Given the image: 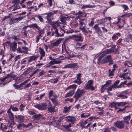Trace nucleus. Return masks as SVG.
Listing matches in <instances>:
<instances>
[{
    "label": "nucleus",
    "instance_id": "4c0bfd02",
    "mask_svg": "<svg viewBox=\"0 0 132 132\" xmlns=\"http://www.w3.org/2000/svg\"><path fill=\"white\" fill-rule=\"evenodd\" d=\"M38 35L40 36H41L42 37V35L44 34V29H39L38 30Z\"/></svg>",
    "mask_w": 132,
    "mask_h": 132
},
{
    "label": "nucleus",
    "instance_id": "c756f323",
    "mask_svg": "<svg viewBox=\"0 0 132 132\" xmlns=\"http://www.w3.org/2000/svg\"><path fill=\"white\" fill-rule=\"evenodd\" d=\"M85 20L84 19H81L79 21V26L80 28H81L82 27H83L84 26L83 25H84V26L85 25V23L84 22V21Z\"/></svg>",
    "mask_w": 132,
    "mask_h": 132
},
{
    "label": "nucleus",
    "instance_id": "a18cd8bd",
    "mask_svg": "<svg viewBox=\"0 0 132 132\" xmlns=\"http://www.w3.org/2000/svg\"><path fill=\"white\" fill-rule=\"evenodd\" d=\"M107 56H106L104 59H103L101 61L102 63H107Z\"/></svg>",
    "mask_w": 132,
    "mask_h": 132
},
{
    "label": "nucleus",
    "instance_id": "ea45409f",
    "mask_svg": "<svg viewBox=\"0 0 132 132\" xmlns=\"http://www.w3.org/2000/svg\"><path fill=\"white\" fill-rule=\"evenodd\" d=\"M5 33V31L3 30L0 27V36H4Z\"/></svg>",
    "mask_w": 132,
    "mask_h": 132
},
{
    "label": "nucleus",
    "instance_id": "13d9d810",
    "mask_svg": "<svg viewBox=\"0 0 132 132\" xmlns=\"http://www.w3.org/2000/svg\"><path fill=\"white\" fill-rule=\"evenodd\" d=\"M20 6H18V4H16V6L14 7V8L13 9L12 11H14L15 10H16L18 9H20Z\"/></svg>",
    "mask_w": 132,
    "mask_h": 132
},
{
    "label": "nucleus",
    "instance_id": "79ce46f5",
    "mask_svg": "<svg viewBox=\"0 0 132 132\" xmlns=\"http://www.w3.org/2000/svg\"><path fill=\"white\" fill-rule=\"evenodd\" d=\"M72 126L71 123H70L69 124L67 125H64L63 127L65 129L68 130L69 128Z\"/></svg>",
    "mask_w": 132,
    "mask_h": 132
},
{
    "label": "nucleus",
    "instance_id": "cd10ccee",
    "mask_svg": "<svg viewBox=\"0 0 132 132\" xmlns=\"http://www.w3.org/2000/svg\"><path fill=\"white\" fill-rule=\"evenodd\" d=\"M98 24H95L93 28L95 29L96 31L98 32H101V31L100 29V28L98 26Z\"/></svg>",
    "mask_w": 132,
    "mask_h": 132
},
{
    "label": "nucleus",
    "instance_id": "e433bc0d",
    "mask_svg": "<svg viewBox=\"0 0 132 132\" xmlns=\"http://www.w3.org/2000/svg\"><path fill=\"white\" fill-rule=\"evenodd\" d=\"M77 87V85L75 84H73L69 86L67 88V89H75Z\"/></svg>",
    "mask_w": 132,
    "mask_h": 132
},
{
    "label": "nucleus",
    "instance_id": "c9c22d12",
    "mask_svg": "<svg viewBox=\"0 0 132 132\" xmlns=\"http://www.w3.org/2000/svg\"><path fill=\"white\" fill-rule=\"evenodd\" d=\"M35 17H36L38 19H39V21L42 22H43L44 21L42 17L39 15H37L35 16Z\"/></svg>",
    "mask_w": 132,
    "mask_h": 132
},
{
    "label": "nucleus",
    "instance_id": "680f3d73",
    "mask_svg": "<svg viewBox=\"0 0 132 132\" xmlns=\"http://www.w3.org/2000/svg\"><path fill=\"white\" fill-rule=\"evenodd\" d=\"M11 108L12 109V110H13V111H18L19 110L16 107H12Z\"/></svg>",
    "mask_w": 132,
    "mask_h": 132
},
{
    "label": "nucleus",
    "instance_id": "ddd939ff",
    "mask_svg": "<svg viewBox=\"0 0 132 132\" xmlns=\"http://www.w3.org/2000/svg\"><path fill=\"white\" fill-rule=\"evenodd\" d=\"M49 106L48 108V111L51 113L54 112H55L54 110L55 109V106H52V105L50 102H49Z\"/></svg>",
    "mask_w": 132,
    "mask_h": 132
},
{
    "label": "nucleus",
    "instance_id": "f704fd0d",
    "mask_svg": "<svg viewBox=\"0 0 132 132\" xmlns=\"http://www.w3.org/2000/svg\"><path fill=\"white\" fill-rule=\"evenodd\" d=\"M72 28H74L77 26L78 25V23L75 21H73L70 24Z\"/></svg>",
    "mask_w": 132,
    "mask_h": 132
},
{
    "label": "nucleus",
    "instance_id": "774afa93",
    "mask_svg": "<svg viewBox=\"0 0 132 132\" xmlns=\"http://www.w3.org/2000/svg\"><path fill=\"white\" fill-rule=\"evenodd\" d=\"M0 55H2V58H3V57L4 56V52L2 50H1L0 52Z\"/></svg>",
    "mask_w": 132,
    "mask_h": 132
},
{
    "label": "nucleus",
    "instance_id": "603ef678",
    "mask_svg": "<svg viewBox=\"0 0 132 132\" xmlns=\"http://www.w3.org/2000/svg\"><path fill=\"white\" fill-rule=\"evenodd\" d=\"M53 90H50L49 92L48 93V97L50 98H51V97L53 95Z\"/></svg>",
    "mask_w": 132,
    "mask_h": 132
},
{
    "label": "nucleus",
    "instance_id": "de8ad7c7",
    "mask_svg": "<svg viewBox=\"0 0 132 132\" xmlns=\"http://www.w3.org/2000/svg\"><path fill=\"white\" fill-rule=\"evenodd\" d=\"M9 74L7 75L6 77L1 78V81H4L7 78L9 77Z\"/></svg>",
    "mask_w": 132,
    "mask_h": 132
},
{
    "label": "nucleus",
    "instance_id": "37998d69",
    "mask_svg": "<svg viewBox=\"0 0 132 132\" xmlns=\"http://www.w3.org/2000/svg\"><path fill=\"white\" fill-rule=\"evenodd\" d=\"M121 6L122 7V8L124 9V11H125L128 10V6L126 5L122 4L121 5Z\"/></svg>",
    "mask_w": 132,
    "mask_h": 132
},
{
    "label": "nucleus",
    "instance_id": "2f4dec72",
    "mask_svg": "<svg viewBox=\"0 0 132 132\" xmlns=\"http://www.w3.org/2000/svg\"><path fill=\"white\" fill-rule=\"evenodd\" d=\"M73 82L77 83L78 85H80L82 82V81L81 80V79H77L76 80L73 81Z\"/></svg>",
    "mask_w": 132,
    "mask_h": 132
},
{
    "label": "nucleus",
    "instance_id": "b1692460",
    "mask_svg": "<svg viewBox=\"0 0 132 132\" xmlns=\"http://www.w3.org/2000/svg\"><path fill=\"white\" fill-rule=\"evenodd\" d=\"M59 78V76L57 77L56 78L54 79H51L48 81V82H50L52 83H57L58 80Z\"/></svg>",
    "mask_w": 132,
    "mask_h": 132
},
{
    "label": "nucleus",
    "instance_id": "a211bd4d",
    "mask_svg": "<svg viewBox=\"0 0 132 132\" xmlns=\"http://www.w3.org/2000/svg\"><path fill=\"white\" fill-rule=\"evenodd\" d=\"M128 72L126 73H123L120 75V77L123 78L125 79H130V78L128 75Z\"/></svg>",
    "mask_w": 132,
    "mask_h": 132
},
{
    "label": "nucleus",
    "instance_id": "3c124183",
    "mask_svg": "<svg viewBox=\"0 0 132 132\" xmlns=\"http://www.w3.org/2000/svg\"><path fill=\"white\" fill-rule=\"evenodd\" d=\"M45 71H44L43 70H42L39 73L38 75V77H39L45 74Z\"/></svg>",
    "mask_w": 132,
    "mask_h": 132
},
{
    "label": "nucleus",
    "instance_id": "bf43d9fd",
    "mask_svg": "<svg viewBox=\"0 0 132 132\" xmlns=\"http://www.w3.org/2000/svg\"><path fill=\"white\" fill-rule=\"evenodd\" d=\"M69 39L70 38H66L63 42V43L62 45L65 46V44L69 40Z\"/></svg>",
    "mask_w": 132,
    "mask_h": 132
},
{
    "label": "nucleus",
    "instance_id": "09e8293b",
    "mask_svg": "<svg viewBox=\"0 0 132 132\" xmlns=\"http://www.w3.org/2000/svg\"><path fill=\"white\" fill-rule=\"evenodd\" d=\"M50 99L51 100L52 102L53 103H55V104H57L58 103V101L56 99H54L53 98H51Z\"/></svg>",
    "mask_w": 132,
    "mask_h": 132
},
{
    "label": "nucleus",
    "instance_id": "6e6552de",
    "mask_svg": "<svg viewBox=\"0 0 132 132\" xmlns=\"http://www.w3.org/2000/svg\"><path fill=\"white\" fill-rule=\"evenodd\" d=\"M55 29V34L56 35H55V36L57 37H62L64 36V34L65 32V31L63 28H61V29L62 30V31H63V32L62 33V34L61 33H59L58 32V29L57 28H54Z\"/></svg>",
    "mask_w": 132,
    "mask_h": 132
},
{
    "label": "nucleus",
    "instance_id": "69168bd1",
    "mask_svg": "<svg viewBox=\"0 0 132 132\" xmlns=\"http://www.w3.org/2000/svg\"><path fill=\"white\" fill-rule=\"evenodd\" d=\"M25 125L24 124H19L17 126V128L18 129H19L20 128L22 127L23 126Z\"/></svg>",
    "mask_w": 132,
    "mask_h": 132
},
{
    "label": "nucleus",
    "instance_id": "9b49d317",
    "mask_svg": "<svg viewBox=\"0 0 132 132\" xmlns=\"http://www.w3.org/2000/svg\"><path fill=\"white\" fill-rule=\"evenodd\" d=\"M39 52L40 55V59L41 60L43 59V57L45 56V52L43 49L41 47L39 48Z\"/></svg>",
    "mask_w": 132,
    "mask_h": 132
},
{
    "label": "nucleus",
    "instance_id": "423d86ee",
    "mask_svg": "<svg viewBox=\"0 0 132 132\" xmlns=\"http://www.w3.org/2000/svg\"><path fill=\"white\" fill-rule=\"evenodd\" d=\"M114 125L119 129H122L124 127L123 121H118L114 122Z\"/></svg>",
    "mask_w": 132,
    "mask_h": 132
},
{
    "label": "nucleus",
    "instance_id": "20e7f679",
    "mask_svg": "<svg viewBox=\"0 0 132 132\" xmlns=\"http://www.w3.org/2000/svg\"><path fill=\"white\" fill-rule=\"evenodd\" d=\"M72 37L75 41L82 42L83 41V38L82 37L80 34L73 35Z\"/></svg>",
    "mask_w": 132,
    "mask_h": 132
},
{
    "label": "nucleus",
    "instance_id": "4be33fe9",
    "mask_svg": "<svg viewBox=\"0 0 132 132\" xmlns=\"http://www.w3.org/2000/svg\"><path fill=\"white\" fill-rule=\"evenodd\" d=\"M130 115L128 116L125 117L123 118L124 121H123V122H124L127 124H128L129 123V121L130 119Z\"/></svg>",
    "mask_w": 132,
    "mask_h": 132
},
{
    "label": "nucleus",
    "instance_id": "412c9836",
    "mask_svg": "<svg viewBox=\"0 0 132 132\" xmlns=\"http://www.w3.org/2000/svg\"><path fill=\"white\" fill-rule=\"evenodd\" d=\"M116 65L115 64H114L113 65V69H112L111 71L110 70H109V76L110 77V78H112L111 76H113L114 75V70L115 68L116 67Z\"/></svg>",
    "mask_w": 132,
    "mask_h": 132
},
{
    "label": "nucleus",
    "instance_id": "5701e85b",
    "mask_svg": "<svg viewBox=\"0 0 132 132\" xmlns=\"http://www.w3.org/2000/svg\"><path fill=\"white\" fill-rule=\"evenodd\" d=\"M75 93V90H73L69 91L65 95V97H68L73 95Z\"/></svg>",
    "mask_w": 132,
    "mask_h": 132
},
{
    "label": "nucleus",
    "instance_id": "f03ea898",
    "mask_svg": "<svg viewBox=\"0 0 132 132\" xmlns=\"http://www.w3.org/2000/svg\"><path fill=\"white\" fill-rule=\"evenodd\" d=\"M25 17V16H20L17 18H11L10 19V22L9 24L10 25H12L14 23H18L21 20L24 18Z\"/></svg>",
    "mask_w": 132,
    "mask_h": 132
},
{
    "label": "nucleus",
    "instance_id": "393cba45",
    "mask_svg": "<svg viewBox=\"0 0 132 132\" xmlns=\"http://www.w3.org/2000/svg\"><path fill=\"white\" fill-rule=\"evenodd\" d=\"M29 27L31 28H35L38 30L40 29V28L36 23H32L29 25Z\"/></svg>",
    "mask_w": 132,
    "mask_h": 132
},
{
    "label": "nucleus",
    "instance_id": "f257e3e1",
    "mask_svg": "<svg viewBox=\"0 0 132 132\" xmlns=\"http://www.w3.org/2000/svg\"><path fill=\"white\" fill-rule=\"evenodd\" d=\"M85 91L84 89L80 90L78 89L76 92L73 98H75V102L78 100L79 98H80L82 95L85 93Z\"/></svg>",
    "mask_w": 132,
    "mask_h": 132
},
{
    "label": "nucleus",
    "instance_id": "338daca9",
    "mask_svg": "<svg viewBox=\"0 0 132 132\" xmlns=\"http://www.w3.org/2000/svg\"><path fill=\"white\" fill-rule=\"evenodd\" d=\"M20 55H18L16 56L14 58V60L15 61H17L18 59H19L20 58Z\"/></svg>",
    "mask_w": 132,
    "mask_h": 132
},
{
    "label": "nucleus",
    "instance_id": "39448f33",
    "mask_svg": "<svg viewBox=\"0 0 132 132\" xmlns=\"http://www.w3.org/2000/svg\"><path fill=\"white\" fill-rule=\"evenodd\" d=\"M47 105L46 103H43L41 105L38 104L34 106V107L40 110H45L47 108Z\"/></svg>",
    "mask_w": 132,
    "mask_h": 132
},
{
    "label": "nucleus",
    "instance_id": "6ab92c4d",
    "mask_svg": "<svg viewBox=\"0 0 132 132\" xmlns=\"http://www.w3.org/2000/svg\"><path fill=\"white\" fill-rule=\"evenodd\" d=\"M11 107L12 106H11L9 109L7 111V112L9 116L10 119L13 120L14 119V116L13 113L11 112Z\"/></svg>",
    "mask_w": 132,
    "mask_h": 132
},
{
    "label": "nucleus",
    "instance_id": "a878e982",
    "mask_svg": "<svg viewBox=\"0 0 132 132\" xmlns=\"http://www.w3.org/2000/svg\"><path fill=\"white\" fill-rule=\"evenodd\" d=\"M88 123L87 120H86L84 121H81L79 122V124L80 126L82 128H84V125Z\"/></svg>",
    "mask_w": 132,
    "mask_h": 132
},
{
    "label": "nucleus",
    "instance_id": "7ed1b4c3",
    "mask_svg": "<svg viewBox=\"0 0 132 132\" xmlns=\"http://www.w3.org/2000/svg\"><path fill=\"white\" fill-rule=\"evenodd\" d=\"M93 82L91 80L88 81L87 84L84 86V88L86 90L90 89L92 90L95 89L94 87L93 86Z\"/></svg>",
    "mask_w": 132,
    "mask_h": 132
},
{
    "label": "nucleus",
    "instance_id": "4468645a",
    "mask_svg": "<svg viewBox=\"0 0 132 132\" xmlns=\"http://www.w3.org/2000/svg\"><path fill=\"white\" fill-rule=\"evenodd\" d=\"M78 65V63H70L67 64L64 66V68H73L76 67Z\"/></svg>",
    "mask_w": 132,
    "mask_h": 132
},
{
    "label": "nucleus",
    "instance_id": "c85d7f7f",
    "mask_svg": "<svg viewBox=\"0 0 132 132\" xmlns=\"http://www.w3.org/2000/svg\"><path fill=\"white\" fill-rule=\"evenodd\" d=\"M117 96L118 97H119L121 99H126L127 98V96L124 95L122 93H120Z\"/></svg>",
    "mask_w": 132,
    "mask_h": 132
},
{
    "label": "nucleus",
    "instance_id": "2eb2a0df",
    "mask_svg": "<svg viewBox=\"0 0 132 132\" xmlns=\"http://www.w3.org/2000/svg\"><path fill=\"white\" fill-rule=\"evenodd\" d=\"M17 44L16 42H14L11 43L10 45V48L12 49V51H15L16 49Z\"/></svg>",
    "mask_w": 132,
    "mask_h": 132
},
{
    "label": "nucleus",
    "instance_id": "58836bf2",
    "mask_svg": "<svg viewBox=\"0 0 132 132\" xmlns=\"http://www.w3.org/2000/svg\"><path fill=\"white\" fill-rule=\"evenodd\" d=\"M41 116V115L39 114L35 115L32 116V118L38 120L40 119V117Z\"/></svg>",
    "mask_w": 132,
    "mask_h": 132
},
{
    "label": "nucleus",
    "instance_id": "7c9ffc66",
    "mask_svg": "<svg viewBox=\"0 0 132 132\" xmlns=\"http://www.w3.org/2000/svg\"><path fill=\"white\" fill-rule=\"evenodd\" d=\"M71 106L69 107L65 106L64 107V109L63 110V112L65 113H66L68 112L70 110Z\"/></svg>",
    "mask_w": 132,
    "mask_h": 132
},
{
    "label": "nucleus",
    "instance_id": "1a4fd4ad",
    "mask_svg": "<svg viewBox=\"0 0 132 132\" xmlns=\"http://www.w3.org/2000/svg\"><path fill=\"white\" fill-rule=\"evenodd\" d=\"M127 104L126 102H120L116 103L114 102H113L112 103L110 104L112 106L113 105H117L118 106H123Z\"/></svg>",
    "mask_w": 132,
    "mask_h": 132
},
{
    "label": "nucleus",
    "instance_id": "aec40b11",
    "mask_svg": "<svg viewBox=\"0 0 132 132\" xmlns=\"http://www.w3.org/2000/svg\"><path fill=\"white\" fill-rule=\"evenodd\" d=\"M38 58V56L37 55H35L31 56L30 57L28 61V62H30L32 61H35Z\"/></svg>",
    "mask_w": 132,
    "mask_h": 132
},
{
    "label": "nucleus",
    "instance_id": "4d7b16f0",
    "mask_svg": "<svg viewBox=\"0 0 132 132\" xmlns=\"http://www.w3.org/2000/svg\"><path fill=\"white\" fill-rule=\"evenodd\" d=\"M86 27V26H84L83 27L80 28L81 30H82L83 32H86L87 30L85 29Z\"/></svg>",
    "mask_w": 132,
    "mask_h": 132
},
{
    "label": "nucleus",
    "instance_id": "49530a36",
    "mask_svg": "<svg viewBox=\"0 0 132 132\" xmlns=\"http://www.w3.org/2000/svg\"><path fill=\"white\" fill-rule=\"evenodd\" d=\"M130 107V106H126L124 108H123L122 109H121L120 108H119V110H118L117 111L118 112H119V111H123L126 108H128V107Z\"/></svg>",
    "mask_w": 132,
    "mask_h": 132
},
{
    "label": "nucleus",
    "instance_id": "f8f14e48",
    "mask_svg": "<svg viewBox=\"0 0 132 132\" xmlns=\"http://www.w3.org/2000/svg\"><path fill=\"white\" fill-rule=\"evenodd\" d=\"M107 54V51H104L101 53V55L100 56H99V57L97 59V63L98 64H99L100 63V61L102 58L104 57V56L106 55Z\"/></svg>",
    "mask_w": 132,
    "mask_h": 132
},
{
    "label": "nucleus",
    "instance_id": "473e14b6",
    "mask_svg": "<svg viewBox=\"0 0 132 132\" xmlns=\"http://www.w3.org/2000/svg\"><path fill=\"white\" fill-rule=\"evenodd\" d=\"M93 6L90 4L84 5L82 7L83 9L92 8Z\"/></svg>",
    "mask_w": 132,
    "mask_h": 132
},
{
    "label": "nucleus",
    "instance_id": "e2e57ef3",
    "mask_svg": "<svg viewBox=\"0 0 132 132\" xmlns=\"http://www.w3.org/2000/svg\"><path fill=\"white\" fill-rule=\"evenodd\" d=\"M25 106L23 104H21L20 105V110L21 111H23V108Z\"/></svg>",
    "mask_w": 132,
    "mask_h": 132
},
{
    "label": "nucleus",
    "instance_id": "864d4df0",
    "mask_svg": "<svg viewBox=\"0 0 132 132\" xmlns=\"http://www.w3.org/2000/svg\"><path fill=\"white\" fill-rule=\"evenodd\" d=\"M85 105H82L81 107L80 106V104H78L77 105H76L75 106V108L77 109H78L79 108H81V107L82 108H83L84 107V106Z\"/></svg>",
    "mask_w": 132,
    "mask_h": 132
},
{
    "label": "nucleus",
    "instance_id": "0eeeda50",
    "mask_svg": "<svg viewBox=\"0 0 132 132\" xmlns=\"http://www.w3.org/2000/svg\"><path fill=\"white\" fill-rule=\"evenodd\" d=\"M66 120L68 122H71L72 125L73 124L75 121L76 120V119L74 117L68 116L66 117Z\"/></svg>",
    "mask_w": 132,
    "mask_h": 132
},
{
    "label": "nucleus",
    "instance_id": "f3484780",
    "mask_svg": "<svg viewBox=\"0 0 132 132\" xmlns=\"http://www.w3.org/2000/svg\"><path fill=\"white\" fill-rule=\"evenodd\" d=\"M61 62L60 60H56L55 59H53V60L50 62L49 64L50 65H49V66L53 64H60Z\"/></svg>",
    "mask_w": 132,
    "mask_h": 132
},
{
    "label": "nucleus",
    "instance_id": "bb28decb",
    "mask_svg": "<svg viewBox=\"0 0 132 132\" xmlns=\"http://www.w3.org/2000/svg\"><path fill=\"white\" fill-rule=\"evenodd\" d=\"M106 84L103 85L101 89V92H104L105 90H106L107 89V81L106 82Z\"/></svg>",
    "mask_w": 132,
    "mask_h": 132
},
{
    "label": "nucleus",
    "instance_id": "0e129e2a",
    "mask_svg": "<svg viewBox=\"0 0 132 132\" xmlns=\"http://www.w3.org/2000/svg\"><path fill=\"white\" fill-rule=\"evenodd\" d=\"M42 37V36H41L38 35L37 36V37H36V43H37L39 42V39H40V37Z\"/></svg>",
    "mask_w": 132,
    "mask_h": 132
},
{
    "label": "nucleus",
    "instance_id": "8fccbe9b",
    "mask_svg": "<svg viewBox=\"0 0 132 132\" xmlns=\"http://www.w3.org/2000/svg\"><path fill=\"white\" fill-rule=\"evenodd\" d=\"M18 117L20 121L22 122L23 121L24 116L21 115H19L18 116Z\"/></svg>",
    "mask_w": 132,
    "mask_h": 132
},
{
    "label": "nucleus",
    "instance_id": "6e6d98bb",
    "mask_svg": "<svg viewBox=\"0 0 132 132\" xmlns=\"http://www.w3.org/2000/svg\"><path fill=\"white\" fill-rule=\"evenodd\" d=\"M119 81L118 80H117L115 82L114 84L113 85L115 88L117 87V85L119 83Z\"/></svg>",
    "mask_w": 132,
    "mask_h": 132
},
{
    "label": "nucleus",
    "instance_id": "a19ab883",
    "mask_svg": "<svg viewBox=\"0 0 132 132\" xmlns=\"http://www.w3.org/2000/svg\"><path fill=\"white\" fill-rule=\"evenodd\" d=\"M59 22L58 20L56 21L55 22L52 21H51L50 22H49V23H50L51 24V25L52 26V27H55V26H54V24L56 23V25L57 24H58L57 22Z\"/></svg>",
    "mask_w": 132,
    "mask_h": 132
},
{
    "label": "nucleus",
    "instance_id": "9d476101",
    "mask_svg": "<svg viewBox=\"0 0 132 132\" xmlns=\"http://www.w3.org/2000/svg\"><path fill=\"white\" fill-rule=\"evenodd\" d=\"M57 12V11H54L48 13V15H47L46 17L47 20L48 22H50L51 21V16L52 15L55 14Z\"/></svg>",
    "mask_w": 132,
    "mask_h": 132
},
{
    "label": "nucleus",
    "instance_id": "5fc2aeb1",
    "mask_svg": "<svg viewBox=\"0 0 132 132\" xmlns=\"http://www.w3.org/2000/svg\"><path fill=\"white\" fill-rule=\"evenodd\" d=\"M114 51V50L113 48H111L110 49H108V54L113 52Z\"/></svg>",
    "mask_w": 132,
    "mask_h": 132
},
{
    "label": "nucleus",
    "instance_id": "c03bdc74",
    "mask_svg": "<svg viewBox=\"0 0 132 132\" xmlns=\"http://www.w3.org/2000/svg\"><path fill=\"white\" fill-rule=\"evenodd\" d=\"M67 18L65 16H61L60 18V20L62 22L64 23L66 20Z\"/></svg>",
    "mask_w": 132,
    "mask_h": 132
},
{
    "label": "nucleus",
    "instance_id": "72a5a7b5",
    "mask_svg": "<svg viewBox=\"0 0 132 132\" xmlns=\"http://www.w3.org/2000/svg\"><path fill=\"white\" fill-rule=\"evenodd\" d=\"M108 62H109V64H112L113 62L111 55L108 56Z\"/></svg>",
    "mask_w": 132,
    "mask_h": 132
},
{
    "label": "nucleus",
    "instance_id": "dca6fc26",
    "mask_svg": "<svg viewBox=\"0 0 132 132\" xmlns=\"http://www.w3.org/2000/svg\"><path fill=\"white\" fill-rule=\"evenodd\" d=\"M62 39H63V38H61L57 39L54 43L51 44L52 46L53 47L58 46L61 43Z\"/></svg>",
    "mask_w": 132,
    "mask_h": 132
},
{
    "label": "nucleus",
    "instance_id": "052dcab7",
    "mask_svg": "<svg viewBox=\"0 0 132 132\" xmlns=\"http://www.w3.org/2000/svg\"><path fill=\"white\" fill-rule=\"evenodd\" d=\"M17 52L22 53L23 52V51L21 50V48L19 47H18V48L17 49Z\"/></svg>",
    "mask_w": 132,
    "mask_h": 132
}]
</instances>
